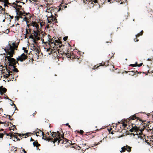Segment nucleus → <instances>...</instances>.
Segmentation results:
<instances>
[{
    "mask_svg": "<svg viewBox=\"0 0 153 153\" xmlns=\"http://www.w3.org/2000/svg\"><path fill=\"white\" fill-rule=\"evenodd\" d=\"M12 45V46L9 44L8 45L6 46L5 48L4 49V50L7 53L6 58L9 61L8 63L10 70H8L7 72L13 74L15 72H19L18 69L16 68V63H18V62L16 61L15 59L11 58L12 57L13 54H15V50L18 47V44L16 45L15 42H13Z\"/></svg>",
    "mask_w": 153,
    "mask_h": 153,
    "instance_id": "nucleus-1",
    "label": "nucleus"
},
{
    "mask_svg": "<svg viewBox=\"0 0 153 153\" xmlns=\"http://www.w3.org/2000/svg\"><path fill=\"white\" fill-rule=\"evenodd\" d=\"M59 47L60 48L58 49V59L59 57L61 58L63 56L62 54L67 56L68 54V51L69 50L68 46L62 45V42L60 41V39L58 38V47Z\"/></svg>",
    "mask_w": 153,
    "mask_h": 153,
    "instance_id": "nucleus-2",
    "label": "nucleus"
},
{
    "mask_svg": "<svg viewBox=\"0 0 153 153\" xmlns=\"http://www.w3.org/2000/svg\"><path fill=\"white\" fill-rule=\"evenodd\" d=\"M17 15L15 16V21H19L20 19H23L25 15L27 16L30 19L31 17L30 14L29 13H26L24 10H19L18 9L16 10Z\"/></svg>",
    "mask_w": 153,
    "mask_h": 153,
    "instance_id": "nucleus-3",
    "label": "nucleus"
},
{
    "mask_svg": "<svg viewBox=\"0 0 153 153\" xmlns=\"http://www.w3.org/2000/svg\"><path fill=\"white\" fill-rule=\"evenodd\" d=\"M68 143V144L71 145L73 143L72 141L65 138L64 137V134H61L59 131H58V145L60 144H62V146H63V144Z\"/></svg>",
    "mask_w": 153,
    "mask_h": 153,
    "instance_id": "nucleus-4",
    "label": "nucleus"
},
{
    "mask_svg": "<svg viewBox=\"0 0 153 153\" xmlns=\"http://www.w3.org/2000/svg\"><path fill=\"white\" fill-rule=\"evenodd\" d=\"M52 41V40L51 41ZM55 42H51L50 46L52 47L53 45V48L51 49V53L52 55V58L53 59H57V40H55Z\"/></svg>",
    "mask_w": 153,
    "mask_h": 153,
    "instance_id": "nucleus-5",
    "label": "nucleus"
},
{
    "mask_svg": "<svg viewBox=\"0 0 153 153\" xmlns=\"http://www.w3.org/2000/svg\"><path fill=\"white\" fill-rule=\"evenodd\" d=\"M51 135V136L48 139V140L53 142V143H55V142L57 140V137H56L57 134L56 132H53Z\"/></svg>",
    "mask_w": 153,
    "mask_h": 153,
    "instance_id": "nucleus-6",
    "label": "nucleus"
},
{
    "mask_svg": "<svg viewBox=\"0 0 153 153\" xmlns=\"http://www.w3.org/2000/svg\"><path fill=\"white\" fill-rule=\"evenodd\" d=\"M47 19L48 20V23H49V24L52 23L53 24H56V23L57 22V19L52 14L51 15V16L48 17Z\"/></svg>",
    "mask_w": 153,
    "mask_h": 153,
    "instance_id": "nucleus-7",
    "label": "nucleus"
},
{
    "mask_svg": "<svg viewBox=\"0 0 153 153\" xmlns=\"http://www.w3.org/2000/svg\"><path fill=\"white\" fill-rule=\"evenodd\" d=\"M11 9H14L15 10V12H16V10L18 9L19 10H24V8L22 7V6L20 4H18L16 3L15 2L12 3V5Z\"/></svg>",
    "mask_w": 153,
    "mask_h": 153,
    "instance_id": "nucleus-8",
    "label": "nucleus"
},
{
    "mask_svg": "<svg viewBox=\"0 0 153 153\" xmlns=\"http://www.w3.org/2000/svg\"><path fill=\"white\" fill-rule=\"evenodd\" d=\"M27 59V56L24 53H23L21 55L19 56L18 57L16 58L18 62V61L23 62Z\"/></svg>",
    "mask_w": 153,
    "mask_h": 153,
    "instance_id": "nucleus-9",
    "label": "nucleus"
},
{
    "mask_svg": "<svg viewBox=\"0 0 153 153\" xmlns=\"http://www.w3.org/2000/svg\"><path fill=\"white\" fill-rule=\"evenodd\" d=\"M144 128L143 129L139 130V131H140V132H138H138L139 129L137 127L136 128H134L133 127V128L131 129L130 130V131L131 132H132L134 131V130L135 131L134 132H135V134L133 133L134 136L135 135V134L139 135H141V133H142V131L144 130Z\"/></svg>",
    "mask_w": 153,
    "mask_h": 153,
    "instance_id": "nucleus-10",
    "label": "nucleus"
},
{
    "mask_svg": "<svg viewBox=\"0 0 153 153\" xmlns=\"http://www.w3.org/2000/svg\"><path fill=\"white\" fill-rule=\"evenodd\" d=\"M4 1L5 0H0V14L1 13H4V10H5Z\"/></svg>",
    "mask_w": 153,
    "mask_h": 153,
    "instance_id": "nucleus-11",
    "label": "nucleus"
},
{
    "mask_svg": "<svg viewBox=\"0 0 153 153\" xmlns=\"http://www.w3.org/2000/svg\"><path fill=\"white\" fill-rule=\"evenodd\" d=\"M68 46H69V50L68 51V54H67V56H68V58L71 57V56H74V53L73 52V51H74V49H73L71 46L68 43Z\"/></svg>",
    "mask_w": 153,
    "mask_h": 153,
    "instance_id": "nucleus-12",
    "label": "nucleus"
},
{
    "mask_svg": "<svg viewBox=\"0 0 153 153\" xmlns=\"http://www.w3.org/2000/svg\"><path fill=\"white\" fill-rule=\"evenodd\" d=\"M137 114H135L134 115H132L131 116H130L128 120L129 121L131 120H134L136 119H137V120H139L140 121H142V120L140 119V118L137 116Z\"/></svg>",
    "mask_w": 153,
    "mask_h": 153,
    "instance_id": "nucleus-13",
    "label": "nucleus"
},
{
    "mask_svg": "<svg viewBox=\"0 0 153 153\" xmlns=\"http://www.w3.org/2000/svg\"><path fill=\"white\" fill-rule=\"evenodd\" d=\"M4 8L8 9L9 7L11 8H12V3H10L9 2L8 0H5Z\"/></svg>",
    "mask_w": 153,
    "mask_h": 153,
    "instance_id": "nucleus-14",
    "label": "nucleus"
},
{
    "mask_svg": "<svg viewBox=\"0 0 153 153\" xmlns=\"http://www.w3.org/2000/svg\"><path fill=\"white\" fill-rule=\"evenodd\" d=\"M1 16L5 18V19H10V15L7 13H5V10H4V13H1Z\"/></svg>",
    "mask_w": 153,
    "mask_h": 153,
    "instance_id": "nucleus-15",
    "label": "nucleus"
},
{
    "mask_svg": "<svg viewBox=\"0 0 153 153\" xmlns=\"http://www.w3.org/2000/svg\"><path fill=\"white\" fill-rule=\"evenodd\" d=\"M30 25L34 27H35L36 30L39 29V25L36 22L32 21L31 23H30Z\"/></svg>",
    "mask_w": 153,
    "mask_h": 153,
    "instance_id": "nucleus-16",
    "label": "nucleus"
},
{
    "mask_svg": "<svg viewBox=\"0 0 153 153\" xmlns=\"http://www.w3.org/2000/svg\"><path fill=\"white\" fill-rule=\"evenodd\" d=\"M107 66H108V68L109 70L112 71H114V65H111V64L110 65L109 64L108 62H107Z\"/></svg>",
    "mask_w": 153,
    "mask_h": 153,
    "instance_id": "nucleus-17",
    "label": "nucleus"
},
{
    "mask_svg": "<svg viewBox=\"0 0 153 153\" xmlns=\"http://www.w3.org/2000/svg\"><path fill=\"white\" fill-rule=\"evenodd\" d=\"M33 145L34 146H36L37 149H38V147L40 146V144L38 143L37 140H36L35 141L33 142Z\"/></svg>",
    "mask_w": 153,
    "mask_h": 153,
    "instance_id": "nucleus-18",
    "label": "nucleus"
},
{
    "mask_svg": "<svg viewBox=\"0 0 153 153\" xmlns=\"http://www.w3.org/2000/svg\"><path fill=\"white\" fill-rule=\"evenodd\" d=\"M7 90L5 88H3L2 86L0 87V91H2L4 93H5L7 91Z\"/></svg>",
    "mask_w": 153,
    "mask_h": 153,
    "instance_id": "nucleus-19",
    "label": "nucleus"
},
{
    "mask_svg": "<svg viewBox=\"0 0 153 153\" xmlns=\"http://www.w3.org/2000/svg\"><path fill=\"white\" fill-rule=\"evenodd\" d=\"M107 62H102L99 64V65L98 66L99 67L100 66H105L106 67L107 66Z\"/></svg>",
    "mask_w": 153,
    "mask_h": 153,
    "instance_id": "nucleus-20",
    "label": "nucleus"
},
{
    "mask_svg": "<svg viewBox=\"0 0 153 153\" xmlns=\"http://www.w3.org/2000/svg\"><path fill=\"white\" fill-rule=\"evenodd\" d=\"M38 22L39 23L41 27H42L45 24V22H43L42 20L39 19Z\"/></svg>",
    "mask_w": 153,
    "mask_h": 153,
    "instance_id": "nucleus-21",
    "label": "nucleus"
},
{
    "mask_svg": "<svg viewBox=\"0 0 153 153\" xmlns=\"http://www.w3.org/2000/svg\"><path fill=\"white\" fill-rule=\"evenodd\" d=\"M143 31L142 30L139 33H138L135 36L137 38L140 36H142L143 34Z\"/></svg>",
    "mask_w": 153,
    "mask_h": 153,
    "instance_id": "nucleus-22",
    "label": "nucleus"
},
{
    "mask_svg": "<svg viewBox=\"0 0 153 153\" xmlns=\"http://www.w3.org/2000/svg\"><path fill=\"white\" fill-rule=\"evenodd\" d=\"M126 150H127V151H128V152H130L131 151V147L127 145H126Z\"/></svg>",
    "mask_w": 153,
    "mask_h": 153,
    "instance_id": "nucleus-23",
    "label": "nucleus"
},
{
    "mask_svg": "<svg viewBox=\"0 0 153 153\" xmlns=\"http://www.w3.org/2000/svg\"><path fill=\"white\" fill-rule=\"evenodd\" d=\"M40 33V32L39 31H38L37 32H36V33H33V36L34 37H36L37 36H41V35L39 34V33Z\"/></svg>",
    "mask_w": 153,
    "mask_h": 153,
    "instance_id": "nucleus-24",
    "label": "nucleus"
},
{
    "mask_svg": "<svg viewBox=\"0 0 153 153\" xmlns=\"http://www.w3.org/2000/svg\"><path fill=\"white\" fill-rule=\"evenodd\" d=\"M129 72L130 73L129 74V75H131L132 76H133L134 74H135V73L137 72V71L136 70V71L133 70V71H129Z\"/></svg>",
    "mask_w": 153,
    "mask_h": 153,
    "instance_id": "nucleus-25",
    "label": "nucleus"
},
{
    "mask_svg": "<svg viewBox=\"0 0 153 153\" xmlns=\"http://www.w3.org/2000/svg\"><path fill=\"white\" fill-rule=\"evenodd\" d=\"M38 130H39L38 131L36 132L35 133H36V134H37V133L40 134V133H41L42 135V136H43V137H44V133L43 131H41V130H40V129H38Z\"/></svg>",
    "mask_w": 153,
    "mask_h": 153,
    "instance_id": "nucleus-26",
    "label": "nucleus"
},
{
    "mask_svg": "<svg viewBox=\"0 0 153 153\" xmlns=\"http://www.w3.org/2000/svg\"><path fill=\"white\" fill-rule=\"evenodd\" d=\"M33 50L35 52H39V50L36 47L34 46L33 48Z\"/></svg>",
    "mask_w": 153,
    "mask_h": 153,
    "instance_id": "nucleus-27",
    "label": "nucleus"
},
{
    "mask_svg": "<svg viewBox=\"0 0 153 153\" xmlns=\"http://www.w3.org/2000/svg\"><path fill=\"white\" fill-rule=\"evenodd\" d=\"M121 149H122V150H121L120 152H125L126 150V146H124L123 147L121 148Z\"/></svg>",
    "mask_w": 153,
    "mask_h": 153,
    "instance_id": "nucleus-28",
    "label": "nucleus"
},
{
    "mask_svg": "<svg viewBox=\"0 0 153 153\" xmlns=\"http://www.w3.org/2000/svg\"><path fill=\"white\" fill-rule=\"evenodd\" d=\"M26 15H25V16H24L23 19H22V21H26L27 20H28L29 19L26 16Z\"/></svg>",
    "mask_w": 153,
    "mask_h": 153,
    "instance_id": "nucleus-29",
    "label": "nucleus"
},
{
    "mask_svg": "<svg viewBox=\"0 0 153 153\" xmlns=\"http://www.w3.org/2000/svg\"><path fill=\"white\" fill-rule=\"evenodd\" d=\"M8 74H6V75H4V77H5V78H7L9 77V76H10V72H8Z\"/></svg>",
    "mask_w": 153,
    "mask_h": 153,
    "instance_id": "nucleus-30",
    "label": "nucleus"
},
{
    "mask_svg": "<svg viewBox=\"0 0 153 153\" xmlns=\"http://www.w3.org/2000/svg\"><path fill=\"white\" fill-rule=\"evenodd\" d=\"M137 62H136L135 64H131L129 65L130 66H131L133 67L137 66Z\"/></svg>",
    "mask_w": 153,
    "mask_h": 153,
    "instance_id": "nucleus-31",
    "label": "nucleus"
},
{
    "mask_svg": "<svg viewBox=\"0 0 153 153\" xmlns=\"http://www.w3.org/2000/svg\"><path fill=\"white\" fill-rule=\"evenodd\" d=\"M10 76H9V77L11 78L12 81H13V79H14V76H13V74L10 73Z\"/></svg>",
    "mask_w": 153,
    "mask_h": 153,
    "instance_id": "nucleus-32",
    "label": "nucleus"
},
{
    "mask_svg": "<svg viewBox=\"0 0 153 153\" xmlns=\"http://www.w3.org/2000/svg\"><path fill=\"white\" fill-rule=\"evenodd\" d=\"M71 146H70L72 148H74L76 147V146H77V145L76 143H73L71 145Z\"/></svg>",
    "mask_w": 153,
    "mask_h": 153,
    "instance_id": "nucleus-33",
    "label": "nucleus"
},
{
    "mask_svg": "<svg viewBox=\"0 0 153 153\" xmlns=\"http://www.w3.org/2000/svg\"><path fill=\"white\" fill-rule=\"evenodd\" d=\"M22 49L24 50V52L26 53H27L28 52V51L27 50H26V48L23 47L22 48Z\"/></svg>",
    "mask_w": 153,
    "mask_h": 153,
    "instance_id": "nucleus-34",
    "label": "nucleus"
},
{
    "mask_svg": "<svg viewBox=\"0 0 153 153\" xmlns=\"http://www.w3.org/2000/svg\"><path fill=\"white\" fill-rule=\"evenodd\" d=\"M30 134V133H26L25 134H23L22 135L23 136H25L24 137L25 138H26V137H28V134Z\"/></svg>",
    "mask_w": 153,
    "mask_h": 153,
    "instance_id": "nucleus-35",
    "label": "nucleus"
},
{
    "mask_svg": "<svg viewBox=\"0 0 153 153\" xmlns=\"http://www.w3.org/2000/svg\"><path fill=\"white\" fill-rule=\"evenodd\" d=\"M13 76H14V78H15V80L16 81V78L18 77V75L16 74L13 73Z\"/></svg>",
    "mask_w": 153,
    "mask_h": 153,
    "instance_id": "nucleus-36",
    "label": "nucleus"
},
{
    "mask_svg": "<svg viewBox=\"0 0 153 153\" xmlns=\"http://www.w3.org/2000/svg\"><path fill=\"white\" fill-rule=\"evenodd\" d=\"M10 100L12 102V104H11V106H14V107H16V105L14 103L13 101L11 100Z\"/></svg>",
    "mask_w": 153,
    "mask_h": 153,
    "instance_id": "nucleus-37",
    "label": "nucleus"
},
{
    "mask_svg": "<svg viewBox=\"0 0 153 153\" xmlns=\"http://www.w3.org/2000/svg\"><path fill=\"white\" fill-rule=\"evenodd\" d=\"M34 39H35L37 41L40 40V38L39 37L37 36L36 37H35L34 38Z\"/></svg>",
    "mask_w": 153,
    "mask_h": 153,
    "instance_id": "nucleus-38",
    "label": "nucleus"
},
{
    "mask_svg": "<svg viewBox=\"0 0 153 153\" xmlns=\"http://www.w3.org/2000/svg\"><path fill=\"white\" fill-rule=\"evenodd\" d=\"M34 36L33 35L31 34L30 36V38L33 39H34Z\"/></svg>",
    "mask_w": 153,
    "mask_h": 153,
    "instance_id": "nucleus-39",
    "label": "nucleus"
},
{
    "mask_svg": "<svg viewBox=\"0 0 153 153\" xmlns=\"http://www.w3.org/2000/svg\"><path fill=\"white\" fill-rule=\"evenodd\" d=\"M40 51L39 50V52H36L35 54H36V55L38 57H39L38 56L39 55Z\"/></svg>",
    "mask_w": 153,
    "mask_h": 153,
    "instance_id": "nucleus-40",
    "label": "nucleus"
},
{
    "mask_svg": "<svg viewBox=\"0 0 153 153\" xmlns=\"http://www.w3.org/2000/svg\"><path fill=\"white\" fill-rule=\"evenodd\" d=\"M26 33L27 35H29L30 34L28 31V29L27 28H26Z\"/></svg>",
    "mask_w": 153,
    "mask_h": 153,
    "instance_id": "nucleus-41",
    "label": "nucleus"
},
{
    "mask_svg": "<svg viewBox=\"0 0 153 153\" xmlns=\"http://www.w3.org/2000/svg\"><path fill=\"white\" fill-rule=\"evenodd\" d=\"M9 17H10V22H11V20L12 19H13V18L14 16H11L10 15V16H9Z\"/></svg>",
    "mask_w": 153,
    "mask_h": 153,
    "instance_id": "nucleus-42",
    "label": "nucleus"
},
{
    "mask_svg": "<svg viewBox=\"0 0 153 153\" xmlns=\"http://www.w3.org/2000/svg\"><path fill=\"white\" fill-rule=\"evenodd\" d=\"M4 135V134L3 133H0V138H3Z\"/></svg>",
    "mask_w": 153,
    "mask_h": 153,
    "instance_id": "nucleus-43",
    "label": "nucleus"
},
{
    "mask_svg": "<svg viewBox=\"0 0 153 153\" xmlns=\"http://www.w3.org/2000/svg\"><path fill=\"white\" fill-rule=\"evenodd\" d=\"M99 67V66H97V65H94V67L93 68H92V69L93 70H94L95 69H96V68H98Z\"/></svg>",
    "mask_w": 153,
    "mask_h": 153,
    "instance_id": "nucleus-44",
    "label": "nucleus"
},
{
    "mask_svg": "<svg viewBox=\"0 0 153 153\" xmlns=\"http://www.w3.org/2000/svg\"><path fill=\"white\" fill-rule=\"evenodd\" d=\"M102 142V140H101L100 142H98L97 143V144H96V143H95L94 144V146H97V145H98V144H100V143Z\"/></svg>",
    "mask_w": 153,
    "mask_h": 153,
    "instance_id": "nucleus-45",
    "label": "nucleus"
},
{
    "mask_svg": "<svg viewBox=\"0 0 153 153\" xmlns=\"http://www.w3.org/2000/svg\"><path fill=\"white\" fill-rule=\"evenodd\" d=\"M68 38V37L67 36H65L63 38V40L65 41H66L67 40Z\"/></svg>",
    "mask_w": 153,
    "mask_h": 153,
    "instance_id": "nucleus-46",
    "label": "nucleus"
},
{
    "mask_svg": "<svg viewBox=\"0 0 153 153\" xmlns=\"http://www.w3.org/2000/svg\"><path fill=\"white\" fill-rule=\"evenodd\" d=\"M79 133L80 134H83L84 133V131L83 130H80Z\"/></svg>",
    "mask_w": 153,
    "mask_h": 153,
    "instance_id": "nucleus-47",
    "label": "nucleus"
},
{
    "mask_svg": "<svg viewBox=\"0 0 153 153\" xmlns=\"http://www.w3.org/2000/svg\"><path fill=\"white\" fill-rule=\"evenodd\" d=\"M7 116H8L9 117V119H10V120H13V118H11V116L10 115H7Z\"/></svg>",
    "mask_w": 153,
    "mask_h": 153,
    "instance_id": "nucleus-48",
    "label": "nucleus"
},
{
    "mask_svg": "<svg viewBox=\"0 0 153 153\" xmlns=\"http://www.w3.org/2000/svg\"><path fill=\"white\" fill-rule=\"evenodd\" d=\"M15 2L16 3H17L18 4L19 3L22 4V3H21V2L19 1H16Z\"/></svg>",
    "mask_w": 153,
    "mask_h": 153,
    "instance_id": "nucleus-49",
    "label": "nucleus"
},
{
    "mask_svg": "<svg viewBox=\"0 0 153 153\" xmlns=\"http://www.w3.org/2000/svg\"><path fill=\"white\" fill-rule=\"evenodd\" d=\"M3 109L2 108H0V114L3 112Z\"/></svg>",
    "mask_w": 153,
    "mask_h": 153,
    "instance_id": "nucleus-50",
    "label": "nucleus"
},
{
    "mask_svg": "<svg viewBox=\"0 0 153 153\" xmlns=\"http://www.w3.org/2000/svg\"><path fill=\"white\" fill-rule=\"evenodd\" d=\"M21 149H22V151H23L25 153H26V151L22 147L21 148Z\"/></svg>",
    "mask_w": 153,
    "mask_h": 153,
    "instance_id": "nucleus-51",
    "label": "nucleus"
},
{
    "mask_svg": "<svg viewBox=\"0 0 153 153\" xmlns=\"http://www.w3.org/2000/svg\"><path fill=\"white\" fill-rule=\"evenodd\" d=\"M8 78V79H7V80L9 82L11 80H12L11 78L9 77Z\"/></svg>",
    "mask_w": 153,
    "mask_h": 153,
    "instance_id": "nucleus-52",
    "label": "nucleus"
},
{
    "mask_svg": "<svg viewBox=\"0 0 153 153\" xmlns=\"http://www.w3.org/2000/svg\"><path fill=\"white\" fill-rule=\"evenodd\" d=\"M136 38H135L134 39V40L135 42H138L139 41V40L137 39V38L136 37Z\"/></svg>",
    "mask_w": 153,
    "mask_h": 153,
    "instance_id": "nucleus-53",
    "label": "nucleus"
},
{
    "mask_svg": "<svg viewBox=\"0 0 153 153\" xmlns=\"http://www.w3.org/2000/svg\"><path fill=\"white\" fill-rule=\"evenodd\" d=\"M143 64V63H142L140 64H137V66H138V67H140Z\"/></svg>",
    "mask_w": 153,
    "mask_h": 153,
    "instance_id": "nucleus-54",
    "label": "nucleus"
},
{
    "mask_svg": "<svg viewBox=\"0 0 153 153\" xmlns=\"http://www.w3.org/2000/svg\"><path fill=\"white\" fill-rule=\"evenodd\" d=\"M30 24H27V28L28 29L30 28L29 27H30Z\"/></svg>",
    "mask_w": 153,
    "mask_h": 153,
    "instance_id": "nucleus-55",
    "label": "nucleus"
},
{
    "mask_svg": "<svg viewBox=\"0 0 153 153\" xmlns=\"http://www.w3.org/2000/svg\"><path fill=\"white\" fill-rule=\"evenodd\" d=\"M14 136V134H10V137H13Z\"/></svg>",
    "mask_w": 153,
    "mask_h": 153,
    "instance_id": "nucleus-56",
    "label": "nucleus"
},
{
    "mask_svg": "<svg viewBox=\"0 0 153 153\" xmlns=\"http://www.w3.org/2000/svg\"><path fill=\"white\" fill-rule=\"evenodd\" d=\"M38 31H39L38 30H37L36 31L33 30V32L34 33H36V32H37Z\"/></svg>",
    "mask_w": 153,
    "mask_h": 153,
    "instance_id": "nucleus-57",
    "label": "nucleus"
},
{
    "mask_svg": "<svg viewBox=\"0 0 153 153\" xmlns=\"http://www.w3.org/2000/svg\"><path fill=\"white\" fill-rule=\"evenodd\" d=\"M152 140H151L150 141H152V142H153V135L152 136Z\"/></svg>",
    "mask_w": 153,
    "mask_h": 153,
    "instance_id": "nucleus-58",
    "label": "nucleus"
},
{
    "mask_svg": "<svg viewBox=\"0 0 153 153\" xmlns=\"http://www.w3.org/2000/svg\"><path fill=\"white\" fill-rule=\"evenodd\" d=\"M4 93L3 92H2V91H0V93L1 95H2Z\"/></svg>",
    "mask_w": 153,
    "mask_h": 153,
    "instance_id": "nucleus-59",
    "label": "nucleus"
},
{
    "mask_svg": "<svg viewBox=\"0 0 153 153\" xmlns=\"http://www.w3.org/2000/svg\"><path fill=\"white\" fill-rule=\"evenodd\" d=\"M29 30L28 31L29 32V33H31V29L30 28L28 29V30Z\"/></svg>",
    "mask_w": 153,
    "mask_h": 153,
    "instance_id": "nucleus-60",
    "label": "nucleus"
},
{
    "mask_svg": "<svg viewBox=\"0 0 153 153\" xmlns=\"http://www.w3.org/2000/svg\"><path fill=\"white\" fill-rule=\"evenodd\" d=\"M34 140L33 139L32 137L30 138V141H33Z\"/></svg>",
    "mask_w": 153,
    "mask_h": 153,
    "instance_id": "nucleus-61",
    "label": "nucleus"
},
{
    "mask_svg": "<svg viewBox=\"0 0 153 153\" xmlns=\"http://www.w3.org/2000/svg\"><path fill=\"white\" fill-rule=\"evenodd\" d=\"M13 137L16 138V139H17L18 137L16 135L14 134V136Z\"/></svg>",
    "mask_w": 153,
    "mask_h": 153,
    "instance_id": "nucleus-62",
    "label": "nucleus"
},
{
    "mask_svg": "<svg viewBox=\"0 0 153 153\" xmlns=\"http://www.w3.org/2000/svg\"><path fill=\"white\" fill-rule=\"evenodd\" d=\"M66 125L68 126L70 128H71V126L69 125L68 123H67L66 124Z\"/></svg>",
    "mask_w": 153,
    "mask_h": 153,
    "instance_id": "nucleus-63",
    "label": "nucleus"
},
{
    "mask_svg": "<svg viewBox=\"0 0 153 153\" xmlns=\"http://www.w3.org/2000/svg\"><path fill=\"white\" fill-rule=\"evenodd\" d=\"M33 42L34 43L36 44V41L35 39H33Z\"/></svg>",
    "mask_w": 153,
    "mask_h": 153,
    "instance_id": "nucleus-64",
    "label": "nucleus"
}]
</instances>
